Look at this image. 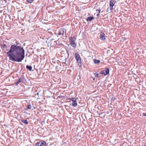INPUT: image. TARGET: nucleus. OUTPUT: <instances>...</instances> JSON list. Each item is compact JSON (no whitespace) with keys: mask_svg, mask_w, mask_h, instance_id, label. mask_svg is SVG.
Wrapping results in <instances>:
<instances>
[{"mask_svg":"<svg viewBox=\"0 0 146 146\" xmlns=\"http://www.w3.org/2000/svg\"><path fill=\"white\" fill-rule=\"evenodd\" d=\"M9 59L13 61L20 62L25 57V50L20 46L13 44L10 47V49L7 52Z\"/></svg>","mask_w":146,"mask_h":146,"instance_id":"1","label":"nucleus"},{"mask_svg":"<svg viewBox=\"0 0 146 146\" xmlns=\"http://www.w3.org/2000/svg\"><path fill=\"white\" fill-rule=\"evenodd\" d=\"M65 32H66V30L64 28H61L60 29L58 32L56 33L55 34L57 35L58 37L62 38ZM65 33L66 35V32Z\"/></svg>","mask_w":146,"mask_h":146,"instance_id":"2","label":"nucleus"},{"mask_svg":"<svg viewBox=\"0 0 146 146\" xmlns=\"http://www.w3.org/2000/svg\"><path fill=\"white\" fill-rule=\"evenodd\" d=\"M75 57L79 66L80 67L82 65V63L81 62V59L79 54L77 53H75Z\"/></svg>","mask_w":146,"mask_h":146,"instance_id":"3","label":"nucleus"},{"mask_svg":"<svg viewBox=\"0 0 146 146\" xmlns=\"http://www.w3.org/2000/svg\"><path fill=\"white\" fill-rule=\"evenodd\" d=\"M47 145L45 141L42 140L37 142L35 146H47Z\"/></svg>","mask_w":146,"mask_h":146,"instance_id":"4","label":"nucleus"},{"mask_svg":"<svg viewBox=\"0 0 146 146\" xmlns=\"http://www.w3.org/2000/svg\"><path fill=\"white\" fill-rule=\"evenodd\" d=\"M69 100H70L72 101V105L73 106L76 107L77 106L76 99L75 98H70Z\"/></svg>","mask_w":146,"mask_h":146,"instance_id":"5","label":"nucleus"},{"mask_svg":"<svg viewBox=\"0 0 146 146\" xmlns=\"http://www.w3.org/2000/svg\"><path fill=\"white\" fill-rule=\"evenodd\" d=\"M70 42L71 45L74 47H76V44L75 43V42L73 40V38L71 37L70 39Z\"/></svg>","mask_w":146,"mask_h":146,"instance_id":"6","label":"nucleus"},{"mask_svg":"<svg viewBox=\"0 0 146 146\" xmlns=\"http://www.w3.org/2000/svg\"><path fill=\"white\" fill-rule=\"evenodd\" d=\"M116 1H114L113 0H111L110 1V10L113 9V5L115 4Z\"/></svg>","mask_w":146,"mask_h":146,"instance_id":"7","label":"nucleus"},{"mask_svg":"<svg viewBox=\"0 0 146 146\" xmlns=\"http://www.w3.org/2000/svg\"><path fill=\"white\" fill-rule=\"evenodd\" d=\"M100 38L101 40H104L106 39L105 35L103 32H101Z\"/></svg>","mask_w":146,"mask_h":146,"instance_id":"8","label":"nucleus"},{"mask_svg":"<svg viewBox=\"0 0 146 146\" xmlns=\"http://www.w3.org/2000/svg\"><path fill=\"white\" fill-rule=\"evenodd\" d=\"M104 74L105 75L109 74V70L108 68H107L105 70H104Z\"/></svg>","mask_w":146,"mask_h":146,"instance_id":"9","label":"nucleus"},{"mask_svg":"<svg viewBox=\"0 0 146 146\" xmlns=\"http://www.w3.org/2000/svg\"><path fill=\"white\" fill-rule=\"evenodd\" d=\"M1 47H3L4 49H5L7 51H8L9 50V49L8 48L7 46L5 44H4L3 45L2 44L1 46Z\"/></svg>","mask_w":146,"mask_h":146,"instance_id":"10","label":"nucleus"},{"mask_svg":"<svg viewBox=\"0 0 146 146\" xmlns=\"http://www.w3.org/2000/svg\"><path fill=\"white\" fill-rule=\"evenodd\" d=\"M94 17H87V20L88 21H91L92 19H94Z\"/></svg>","mask_w":146,"mask_h":146,"instance_id":"11","label":"nucleus"},{"mask_svg":"<svg viewBox=\"0 0 146 146\" xmlns=\"http://www.w3.org/2000/svg\"><path fill=\"white\" fill-rule=\"evenodd\" d=\"M26 68L27 69H28L29 71L32 70V67L31 66L27 65Z\"/></svg>","mask_w":146,"mask_h":146,"instance_id":"12","label":"nucleus"},{"mask_svg":"<svg viewBox=\"0 0 146 146\" xmlns=\"http://www.w3.org/2000/svg\"><path fill=\"white\" fill-rule=\"evenodd\" d=\"M21 121L22 123L25 124H27L28 123L27 121V120H22Z\"/></svg>","mask_w":146,"mask_h":146,"instance_id":"13","label":"nucleus"},{"mask_svg":"<svg viewBox=\"0 0 146 146\" xmlns=\"http://www.w3.org/2000/svg\"><path fill=\"white\" fill-rule=\"evenodd\" d=\"M94 62L96 64H98L100 62V61L99 60H97L96 59H94Z\"/></svg>","mask_w":146,"mask_h":146,"instance_id":"14","label":"nucleus"},{"mask_svg":"<svg viewBox=\"0 0 146 146\" xmlns=\"http://www.w3.org/2000/svg\"><path fill=\"white\" fill-rule=\"evenodd\" d=\"M21 78L22 79V80L23 81V83L25 82L26 81V80L25 79L24 76L23 75H22L21 76Z\"/></svg>","mask_w":146,"mask_h":146,"instance_id":"15","label":"nucleus"},{"mask_svg":"<svg viewBox=\"0 0 146 146\" xmlns=\"http://www.w3.org/2000/svg\"><path fill=\"white\" fill-rule=\"evenodd\" d=\"M27 1L29 2L30 3H32L34 0H27Z\"/></svg>","mask_w":146,"mask_h":146,"instance_id":"16","label":"nucleus"},{"mask_svg":"<svg viewBox=\"0 0 146 146\" xmlns=\"http://www.w3.org/2000/svg\"><path fill=\"white\" fill-rule=\"evenodd\" d=\"M19 82H22L23 83V81L22 80V79H21V78H20L18 80V81Z\"/></svg>","mask_w":146,"mask_h":146,"instance_id":"17","label":"nucleus"},{"mask_svg":"<svg viewBox=\"0 0 146 146\" xmlns=\"http://www.w3.org/2000/svg\"><path fill=\"white\" fill-rule=\"evenodd\" d=\"M31 105H29L28 106L27 108L29 109H30L31 108Z\"/></svg>","mask_w":146,"mask_h":146,"instance_id":"18","label":"nucleus"},{"mask_svg":"<svg viewBox=\"0 0 146 146\" xmlns=\"http://www.w3.org/2000/svg\"><path fill=\"white\" fill-rule=\"evenodd\" d=\"M94 74L95 75V77H97L98 76V74H96V73H94Z\"/></svg>","mask_w":146,"mask_h":146,"instance_id":"19","label":"nucleus"},{"mask_svg":"<svg viewBox=\"0 0 146 146\" xmlns=\"http://www.w3.org/2000/svg\"><path fill=\"white\" fill-rule=\"evenodd\" d=\"M50 30H51L50 29H48L47 31H48V32L50 33H51L52 34V32H51L50 31Z\"/></svg>","mask_w":146,"mask_h":146,"instance_id":"20","label":"nucleus"},{"mask_svg":"<svg viewBox=\"0 0 146 146\" xmlns=\"http://www.w3.org/2000/svg\"><path fill=\"white\" fill-rule=\"evenodd\" d=\"M100 74H104V71H101L100 72Z\"/></svg>","mask_w":146,"mask_h":146,"instance_id":"21","label":"nucleus"},{"mask_svg":"<svg viewBox=\"0 0 146 146\" xmlns=\"http://www.w3.org/2000/svg\"><path fill=\"white\" fill-rule=\"evenodd\" d=\"M19 82H18V81H17V82H16L15 83V85H18V84H19Z\"/></svg>","mask_w":146,"mask_h":146,"instance_id":"22","label":"nucleus"},{"mask_svg":"<svg viewBox=\"0 0 146 146\" xmlns=\"http://www.w3.org/2000/svg\"><path fill=\"white\" fill-rule=\"evenodd\" d=\"M96 11H98L99 12V13H100V12H101V10L100 9H98Z\"/></svg>","mask_w":146,"mask_h":146,"instance_id":"23","label":"nucleus"},{"mask_svg":"<svg viewBox=\"0 0 146 146\" xmlns=\"http://www.w3.org/2000/svg\"><path fill=\"white\" fill-rule=\"evenodd\" d=\"M100 15V13H99L98 14H97V16H99Z\"/></svg>","mask_w":146,"mask_h":146,"instance_id":"24","label":"nucleus"},{"mask_svg":"<svg viewBox=\"0 0 146 146\" xmlns=\"http://www.w3.org/2000/svg\"><path fill=\"white\" fill-rule=\"evenodd\" d=\"M143 115L145 116H146V114H145V113H143Z\"/></svg>","mask_w":146,"mask_h":146,"instance_id":"25","label":"nucleus"},{"mask_svg":"<svg viewBox=\"0 0 146 146\" xmlns=\"http://www.w3.org/2000/svg\"><path fill=\"white\" fill-rule=\"evenodd\" d=\"M56 69H58V66H56Z\"/></svg>","mask_w":146,"mask_h":146,"instance_id":"26","label":"nucleus"},{"mask_svg":"<svg viewBox=\"0 0 146 146\" xmlns=\"http://www.w3.org/2000/svg\"><path fill=\"white\" fill-rule=\"evenodd\" d=\"M54 40V39L52 38L50 40V41Z\"/></svg>","mask_w":146,"mask_h":146,"instance_id":"27","label":"nucleus"},{"mask_svg":"<svg viewBox=\"0 0 146 146\" xmlns=\"http://www.w3.org/2000/svg\"><path fill=\"white\" fill-rule=\"evenodd\" d=\"M102 113H99V115H100L101 114H102Z\"/></svg>","mask_w":146,"mask_h":146,"instance_id":"28","label":"nucleus"},{"mask_svg":"<svg viewBox=\"0 0 146 146\" xmlns=\"http://www.w3.org/2000/svg\"><path fill=\"white\" fill-rule=\"evenodd\" d=\"M57 64H58V65H59V64H58V63Z\"/></svg>","mask_w":146,"mask_h":146,"instance_id":"29","label":"nucleus"},{"mask_svg":"<svg viewBox=\"0 0 146 146\" xmlns=\"http://www.w3.org/2000/svg\"><path fill=\"white\" fill-rule=\"evenodd\" d=\"M146 146V145H145V146Z\"/></svg>","mask_w":146,"mask_h":146,"instance_id":"30","label":"nucleus"}]
</instances>
